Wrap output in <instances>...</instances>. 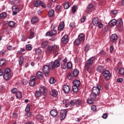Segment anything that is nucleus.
Masks as SVG:
<instances>
[{
	"label": "nucleus",
	"instance_id": "nucleus-37",
	"mask_svg": "<svg viewBox=\"0 0 124 124\" xmlns=\"http://www.w3.org/2000/svg\"><path fill=\"white\" fill-rule=\"evenodd\" d=\"M23 62H24V57L20 56L19 57V65H21V64H22Z\"/></svg>",
	"mask_w": 124,
	"mask_h": 124
},
{
	"label": "nucleus",
	"instance_id": "nucleus-6",
	"mask_svg": "<svg viewBox=\"0 0 124 124\" xmlns=\"http://www.w3.org/2000/svg\"><path fill=\"white\" fill-rule=\"evenodd\" d=\"M43 71L45 76H48V74L50 72V66L45 65L43 67Z\"/></svg>",
	"mask_w": 124,
	"mask_h": 124
},
{
	"label": "nucleus",
	"instance_id": "nucleus-41",
	"mask_svg": "<svg viewBox=\"0 0 124 124\" xmlns=\"http://www.w3.org/2000/svg\"><path fill=\"white\" fill-rule=\"evenodd\" d=\"M54 10L51 9L48 12V16L49 17H52L54 16Z\"/></svg>",
	"mask_w": 124,
	"mask_h": 124
},
{
	"label": "nucleus",
	"instance_id": "nucleus-34",
	"mask_svg": "<svg viewBox=\"0 0 124 124\" xmlns=\"http://www.w3.org/2000/svg\"><path fill=\"white\" fill-rule=\"evenodd\" d=\"M104 67L103 66L100 65L97 68V72H99V73H101L102 72V71L103 70Z\"/></svg>",
	"mask_w": 124,
	"mask_h": 124
},
{
	"label": "nucleus",
	"instance_id": "nucleus-49",
	"mask_svg": "<svg viewBox=\"0 0 124 124\" xmlns=\"http://www.w3.org/2000/svg\"><path fill=\"white\" fill-rule=\"evenodd\" d=\"M49 83L50 84H54V83H56V80H55L54 78H51L49 79Z\"/></svg>",
	"mask_w": 124,
	"mask_h": 124
},
{
	"label": "nucleus",
	"instance_id": "nucleus-24",
	"mask_svg": "<svg viewBox=\"0 0 124 124\" xmlns=\"http://www.w3.org/2000/svg\"><path fill=\"white\" fill-rule=\"evenodd\" d=\"M78 38L81 42H83V41H85V35L81 33L78 36Z\"/></svg>",
	"mask_w": 124,
	"mask_h": 124
},
{
	"label": "nucleus",
	"instance_id": "nucleus-46",
	"mask_svg": "<svg viewBox=\"0 0 124 124\" xmlns=\"http://www.w3.org/2000/svg\"><path fill=\"white\" fill-rule=\"evenodd\" d=\"M81 42H82L78 38L75 41V45H79Z\"/></svg>",
	"mask_w": 124,
	"mask_h": 124
},
{
	"label": "nucleus",
	"instance_id": "nucleus-57",
	"mask_svg": "<svg viewBox=\"0 0 124 124\" xmlns=\"http://www.w3.org/2000/svg\"><path fill=\"white\" fill-rule=\"evenodd\" d=\"M40 5H41L42 7H43V8H45V7H46L45 4H44V3L41 1H40Z\"/></svg>",
	"mask_w": 124,
	"mask_h": 124
},
{
	"label": "nucleus",
	"instance_id": "nucleus-15",
	"mask_svg": "<svg viewBox=\"0 0 124 124\" xmlns=\"http://www.w3.org/2000/svg\"><path fill=\"white\" fill-rule=\"evenodd\" d=\"M55 34H57V31L55 30H52L50 32L46 33V36H52V35H55Z\"/></svg>",
	"mask_w": 124,
	"mask_h": 124
},
{
	"label": "nucleus",
	"instance_id": "nucleus-62",
	"mask_svg": "<svg viewBox=\"0 0 124 124\" xmlns=\"http://www.w3.org/2000/svg\"><path fill=\"white\" fill-rule=\"evenodd\" d=\"M118 13V12L116 10H113L111 11V14H113V15H116Z\"/></svg>",
	"mask_w": 124,
	"mask_h": 124
},
{
	"label": "nucleus",
	"instance_id": "nucleus-54",
	"mask_svg": "<svg viewBox=\"0 0 124 124\" xmlns=\"http://www.w3.org/2000/svg\"><path fill=\"white\" fill-rule=\"evenodd\" d=\"M119 73L121 75H124V69L121 68L119 70Z\"/></svg>",
	"mask_w": 124,
	"mask_h": 124
},
{
	"label": "nucleus",
	"instance_id": "nucleus-42",
	"mask_svg": "<svg viewBox=\"0 0 124 124\" xmlns=\"http://www.w3.org/2000/svg\"><path fill=\"white\" fill-rule=\"evenodd\" d=\"M47 45H48V42L47 41H44L41 44V46L42 48H45Z\"/></svg>",
	"mask_w": 124,
	"mask_h": 124
},
{
	"label": "nucleus",
	"instance_id": "nucleus-12",
	"mask_svg": "<svg viewBox=\"0 0 124 124\" xmlns=\"http://www.w3.org/2000/svg\"><path fill=\"white\" fill-rule=\"evenodd\" d=\"M57 49V45H54L53 46H49L47 47V50L49 52H51L52 51H56Z\"/></svg>",
	"mask_w": 124,
	"mask_h": 124
},
{
	"label": "nucleus",
	"instance_id": "nucleus-52",
	"mask_svg": "<svg viewBox=\"0 0 124 124\" xmlns=\"http://www.w3.org/2000/svg\"><path fill=\"white\" fill-rule=\"evenodd\" d=\"M100 53L101 55H103L104 56H105V55H107V52H106V51H105V50H101Z\"/></svg>",
	"mask_w": 124,
	"mask_h": 124
},
{
	"label": "nucleus",
	"instance_id": "nucleus-19",
	"mask_svg": "<svg viewBox=\"0 0 124 124\" xmlns=\"http://www.w3.org/2000/svg\"><path fill=\"white\" fill-rule=\"evenodd\" d=\"M50 93L52 96L56 97L58 95V91L55 89H52L50 92Z\"/></svg>",
	"mask_w": 124,
	"mask_h": 124
},
{
	"label": "nucleus",
	"instance_id": "nucleus-40",
	"mask_svg": "<svg viewBox=\"0 0 124 124\" xmlns=\"http://www.w3.org/2000/svg\"><path fill=\"white\" fill-rule=\"evenodd\" d=\"M0 17L1 19H4V18H6V13L2 12L0 15Z\"/></svg>",
	"mask_w": 124,
	"mask_h": 124
},
{
	"label": "nucleus",
	"instance_id": "nucleus-23",
	"mask_svg": "<svg viewBox=\"0 0 124 124\" xmlns=\"http://www.w3.org/2000/svg\"><path fill=\"white\" fill-rule=\"evenodd\" d=\"M36 76L38 79H43V73L38 72L36 73Z\"/></svg>",
	"mask_w": 124,
	"mask_h": 124
},
{
	"label": "nucleus",
	"instance_id": "nucleus-13",
	"mask_svg": "<svg viewBox=\"0 0 124 124\" xmlns=\"http://www.w3.org/2000/svg\"><path fill=\"white\" fill-rule=\"evenodd\" d=\"M90 98L87 99V103H88V104H93L94 99H95L96 98L93 97L92 95H90Z\"/></svg>",
	"mask_w": 124,
	"mask_h": 124
},
{
	"label": "nucleus",
	"instance_id": "nucleus-33",
	"mask_svg": "<svg viewBox=\"0 0 124 124\" xmlns=\"http://www.w3.org/2000/svg\"><path fill=\"white\" fill-rule=\"evenodd\" d=\"M93 5L92 4H90L87 9H86V11L87 12V13H89V12H90V10H91V9H92V8H93Z\"/></svg>",
	"mask_w": 124,
	"mask_h": 124
},
{
	"label": "nucleus",
	"instance_id": "nucleus-63",
	"mask_svg": "<svg viewBox=\"0 0 124 124\" xmlns=\"http://www.w3.org/2000/svg\"><path fill=\"white\" fill-rule=\"evenodd\" d=\"M108 117V115L107 114V113H104L102 115L103 119H107Z\"/></svg>",
	"mask_w": 124,
	"mask_h": 124
},
{
	"label": "nucleus",
	"instance_id": "nucleus-58",
	"mask_svg": "<svg viewBox=\"0 0 124 124\" xmlns=\"http://www.w3.org/2000/svg\"><path fill=\"white\" fill-rule=\"evenodd\" d=\"M123 81H124L123 78H119L117 79V82L118 83H123Z\"/></svg>",
	"mask_w": 124,
	"mask_h": 124
},
{
	"label": "nucleus",
	"instance_id": "nucleus-22",
	"mask_svg": "<svg viewBox=\"0 0 124 124\" xmlns=\"http://www.w3.org/2000/svg\"><path fill=\"white\" fill-rule=\"evenodd\" d=\"M64 28V23L63 22H62L61 24L59 25L58 30L60 31H62V30Z\"/></svg>",
	"mask_w": 124,
	"mask_h": 124
},
{
	"label": "nucleus",
	"instance_id": "nucleus-60",
	"mask_svg": "<svg viewBox=\"0 0 124 124\" xmlns=\"http://www.w3.org/2000/svg\"><path fill=\"white\" fill-rule=\"evenodd\" d=\"M21 83L23 85H27L28 84V81L26 79H23L22 80Z\"/></svg>",
	"mask_w": 124,
	"mask_h": 124
},
{
	"label": "nucleus",
	"instance_id": "nucleus-4",
	"mask_svg": "<svg viewBox=\"0 0 124 124\" xmlns=\"http://www.w3.org/2000/svg\"><path fill=\"white\" fill-rule=\"evenodd\" d=\"M43 93H46V89L44 86L40 87L39 89V91H37L36 92L35 95L37 97H39V96H41V95H42Z\"/></svg>",
	"mask_w": 124,
	"mask_h": 124
},
{
	"label": "nucleus",
	"instance_id": "nucleus-9",
	"mask_svg": "<svg viewBox=\"0 0 124 124\" xmlns=\"http://www.w3.org/2000/svg\"><path fill=\"white\" fill-rule=\"evenodd\" d=\"M36 77L34 76H32L30 78V85L31 87H34L35 84V79Z\"/></svg>",
	"mask_w": 124,
	"mask_h": 124
},
{
	"label": "nucleus",
	"instance_id": "nucleus-8",
	"mask_svg": "<svg viewBox=\"0 0 124 124\" xmlns=\"http://www.w3.org/2000/svg\"><path fill=\"white\" fill-rule=\"evenodd\" d=\"M12 10L13 12V15L14 16L16 15L19 11H20V9L16 5L12 6Z\"/></svg>",
	"mask_w": 124,
	"mask_h": 124
},
{
	"label": "nucleus",
	"instance_id": "nucleus-43",
	"mask_svg": "<svg viewBox=\"0 0 124 124\" xmlns=\"http://www.w3.org/2000/svg\"><path fill=\"white\" fill-rule=\"evenodd\" d=\"M25 116H26V117H29V118H31V117H32V113L31 111H28L27 112H25Z\"/></svg>",
	"mask_w": 124,
	"mask_h": 124
},
{
	"label": "nucleus",
	"instance_id": "nucleus-29",
	"mask_svg": "<svg viewBox=\"0 0 124 124\" xmlns=\"http://www.w3.org/2000/svg\"><path fill=\"white\" fill-rule=\"evenodd\" d=\"M63 104H65V107H68L69 106V101L67 99H64L62 101Z\"/></svg>",
	"mask_w": 124,
	"mask_h": 124
},
{
	"label": "nucleus",
	"instance_id": "nucleus-27",
	"mask_svg": "<svg viewBox=\"0 0 124 124\" xmlns=\"http://www.w3.org/2000/svg\"><path fill=\"white\" fill-rule=\"evenodd\" d=\"M73 76L76 77L79 75V71L77 69H75L72 73Z\"/></svg>",
	"mask_w": 124,
	"mask_h": 124
},
{
	"label": "nucleus",
	"instance_id": "nucleus-20",
	"mask_svg": "<svg viewBox=\"0 0 124 124\" xmlns=\"http://www.w3.org/2000/svg\"><path fill=\"white\" fill-rule=\"evenodd\" d=\"M99 22V19L98 18L95 17L92 20V24L93 26H97L98 23Z\"/></svg>",
	"mask_w": 124,
	"mask_h": 124
},
{
	"label": "nucleus",
	"instance_id": "nucleus-2",
	"mask_svg": "<svg viewBox=\"0 0 124 124\" xmlns=\"http://www.w3.org/2000/svg\"><path fill=\"white\" fill-rule=\"evenodd\" d=\"M61 66V62L59 60H55L54 62L49 63V66L50 69H56Z\"/></svg>",
	"mask_w": 124,
	"mask_h": 124
},
{
	"label": "nucleus",
	"instance_id": "nucleus-16",
	"mask_svg": "<svg viewBox=\"0 0 124 124\" xmlns=\"http://www.w3.org/2000/svg\"><path fill=\"white\" fill-rule=\"evenodd\" d=\"M50 115H51L53 118H55L58 116V111L55 109H51L50 111Z\"/></svg>",
	"mask_w": 124,
	"mask_h": 124
},
{
	"label": "nucleus",
	"instance_id": "nucleus-55",
	"mask_svg": "<svg viewBox=\"0 0 124 124\" xmlns=\"http://www.w3.org/2000/svg\"><path fill=\"white\" fill-rule=\"evenodd\" d=\"M69 105H71V106H74V105H76L75 100H72L69 103Z\"/></svg>",
	"mask_w": 124,
	"mask_h": 124
},
{
	"label": "nucleus",
	"instance_id": "nucleus-56",
	"mask_svg": "<svg viewBox=\"0 0 124 124\" xmlns=\"http://www.w3.org/2000/svg\"><path fill=\"white\" fill-rule=\"evenodd\" d=\"M28 112H30V106L27 105L26 106V108H25V113H27Z\"/></svg>",
	"mask_w": 124,
	"mask_h": 124
},
{
	"label": "nucleus",
	"instance_id": "nucleus-36",
	"mask_svg": "<svg viewBox=\"0 0 124 124\" xmlns=\"http://www.w3.org/2000/svg\"><path fill=\"white\" fill-rule=\"evenodd\" d=\"M9 27L10 28H14L15 27V22L11 21L9 22Z\"/></svg>",
	"mask_w": 124,
	"mask_h": 124
},
{
	"label": "nucleus",
	"instance_id": "nucleus-25",
	"mask_svg": "<svg viewBox=\"0 0 124 124\" xmlns=\"http://www.w3.org/2000/svg\"><path fill=\"white\" fill-rule=\"evenodd\" d=\"M109 25L110 26H117V20L115 19L110 20L109 22Z\"/></svg>",
	"mask_w": 124,
	"mask_h": 124
},
{
	"label": "nucleus",
	"instance_id": "nucleus-18",
	"mask_svg": "<svg viewBox=\"0 0 124 124\" xmlns=\"http://www.w3.org/2000/svg\"><path fill=\"white\" fill-rule=\"evenodd\" d=\"M61 41L63 43H67V42H68L69 40H68V38L67 36V35H64L61 39Z\"/></svg>",
	"mask_w": 124,
	"mask_h": 124
},
{
	"label": "nucleus",
	"instance_id": "nucleus-51",
	"mask_svg": "<svg viewBox=\"0 0 124 124\" xmlns=\"http://www.w3.org/2000/svg\"><path fill=\"white\" fill-rule=\"evenodd\" d=\"M97 26H98L99 29H102V28H103V24L101 22H99Z\"/></svg>",
	"mask_w": 124,
	"mask_h": 124
},
{
	"label": "nucleus",
	"instance_id": "nucleus-48",
	"mask_svg": "<svg viewBox=\"0 0 124 124\" xmlns=\"http://www.w3.org/2000/svg\"><path fill=\"white\" fill-rule=\"evenodd\" d=\"M72 10L73 13H75V12H76V10H77V6L74 5L72 7Z\"/></svg>",
	"mask_w": 124,
	"mask_h": 124
},
{
	"label": "nucleus",
	"instance_id": "nucleus-10",
	"mask_svg": "<svg viewBox=\"0 0 124 124\" xmlns=\"http://www.w3.org/2000/svg\"><path fill=\"white\" fill-rule=\"evenodd\" d=\"M66 116V111L65 110H62L60 111V119L62 120H64Z\"/></svg>",
	"mask_w": 124,
	"mask_h": 124
},
{
	"label": "nucleus",
	"instance_id": "nucleus-26",
	"mask_svg": "<svg viewBox=\"0 0 124 124\" xmlns=\"http://www.w3.org/2000/svg\"><path fill=\"white\" fill-rule=\"evenodd\" d=\"M33 29H31L30 30V35L29 37V39H31L34 37V31H33Z\"/></svg>",
	"mask_w": 124,
	"mask_h": 124
},
{
	"label": "nucleus",
	"instance_id": "nucleus-32",
	"mask_svg": "<svg viewBox=\"0 0 124 124\" xmlns=\"http://www.w3.org/2000/svg\"><path fill=\"white\" fill-rule=\"evenodd\" d=\"M75 102H76V105L78 107H79V106L82 104V101H81V100L80 99L76 100Z\"/></svg>",
	"mask_w": 124,
	"mask_h": 124
},
{
	"label": "nucleus",
	"instance_id": "nucleus-38",
	"mask_svg": "<svg viewBox=\"0 0 124 124\" xmlns=\"http://www.w3.org/2000/svg\"><path fill=\"white\" fill-rule=\"evenodd\" d=\"M78 86H76L75 85H73L72 86V90H73V92L74 93H77V92H78Z\"/></svg>",
	"mask_w": 124,
	"mask_h": 124
},
{
	"label": "nucleus",
	"instance_id": "nucleus-47",
	"mask_svg": "<svg viewBox=\"0 0 124 124\" xmlns=\"http://www.w3.org/2000/svg\"><path fill=\"white\" fill-rule=\"evenodd\" d=\"M5 63V60L3 59L0 60V66H2Z\"/></svg>",
	"mask_w": 124,
	"mask_h": 124
},
{
	"label": "nucleus",
	"instance_id": "nucleus-14",
	"mask_svg": "<svg viewBox=\"0 0 124 124\" xmlns=\"http://www.w3.org/2000/svg\"><path fill=\"white\" fill-rule=\"evenodd\" d=\"M118 39V35L117 34H113L110 37V40L111 42H115Z\"/></svg>",
	"mask_w": 124,
	"mask_h": 124
},
{
	"label": "nucleus",
	"instance_id": "nucleus-28",
	"mask_svg": "<svg viewBox=\"0 0 124 124\" xmlns=\"http://www.w3.org/2000/svg\"><path fill=\"white\" fill-rule=\"evenodd\" d=\"M16 96L18 99H21L22 98V93L20 92H17L16 93Z\"/></svg>",
	"mask_w": 124,
	"mask_h": 124
},
{
	"label": "nucleus",
	"instance_id": "nucleus-59",
	"mask_svg": "<svg viewBox=\"0 0 124 124\" xmlns=\"http://www.w3.org/2000/svg\"><path fill=\"white\" fill-rule=\"evenodd\" d=\"M17 89L16 88H14L11 90V92L12 93H17Z\"/></svg>",
	"mask_w": 124,
	"mask_h": 124
},
{
	"label": "nucleus",
	"instance_id": "nucleus-21",
	"mask_svg": "<svg viewBox=\"0 0 124 124\" xmlns=\"http://www.w3.org/2000/svg\"><path fill=\"white\" fill-rule=\"evenodd\" d=\"M74 86H76L77 87H80V85H81V82L80 80H78L77 79H75L73 82Z\"/></svg>",
	"mask_w": 124,
	"mask_h": 124
},
{
	"label": "nucleus",
	"instance_id": "nucleus-61",
	"mask_svg": "<svg viewBox=\"0 0 124 124\" xmlns=\"http://www.w3.org/2000/svg\"><path fill=\"white\" fill-rule=\"evenodd\" d=\"M70 28H75V23H74V22L70 23Z\"/></svg>",
	"mask_w": 124,
	"mask_h": 124
},
{
	"label": "nucleus",
	"instance_id": "nucleus-45",
	"mask_svg": "<svg viewBox=\"0 0 124 124\" xmlns=\"http://www.w3.org/2000/svg\"><path fill=\"white\" fill-rule=\"evenodd\" d=\"M84 50L85 52H88L90 50V45L89 44H86Z\"/></svg>",
	"mask_w": 124,
	"mask_h": 124
},
{
	"label": "nucleus",
	"instance_id": "nucleus-35",
	"mask_svg": "<svg viewBox=\"0 0 124 124\" xmlns=\"http://www.w3.org/2000/svg\"><path fill=\"white\" fill-rule=\"evenodd\" d=\"M38 19L37 18V17L36 16H34L33 18H32L31 20V23L32 24H34L37 22Z\"/></svg>",
	"mask_w": 124,
	"mask_h": 124
},
{
	"label": "nucleus",
	"instance_id": "nucleus-11",
	"mask_svg": "<svg viewBox=\"0 0 124 124\" xmlns=\"http://www.w3.org/2000/svg\"><path fill=\"white\" fill-rule=\"evenodd\" d=\"M103 76L105 77V78H108L110 79V78H111V75H110V72L109 70H107L104 71Z\"/></svg>",
	"mask_w": 124,
	"mask_h": 124
},
{
	"label": "nucleus",
	"instance_id": "nucleus-7",
	"mask_svg": "<svg viewBox=\"0 0 124 124\" xmlns=\"http://www.w3.org/2000/svg\"><path fill=\"white\" fill-rule=\"evenodd\" d=\"M93 61H94V57H92L90 58L86 63L85 65V68H88L90 65L93 64Z\"/></svg>",
	"mask_w": 124,
	"mask_h": 124
},
{
	"label": "nucleus",
	"instance_id": "nucleus-44",
	"mask_svg": "<svg viewBox=\"0 0 124 124\" xmlns=\"http://www.w3.org/2000/svg\"><path fill=\"white\" fill-rule=\"evenodd\" d=\"M67 68H68L69 69H70V68H72V63L71 62H67Z\"/></svg>",
	"mask_w": 124,
	"mask_h": 124
},
{
	"label": "nucleus",
	"instance_id": "nucleus-53",
	"mask_svg": "<svg viewBox=\"0 0 124 124\" xmlns=\"http://www.w3.org/2000/svg\"><path fill=\"white\" fill-rule=\"evenodd\" d=\"M91 110L94 111V112H96V106L95 105H92L91 106Z\"/></svg>",
	"mask_w": 124,
	"mask_h": 124
},
{
	"label": "nucleus",
	"instance_id": "nucleus-31",
	"mask_svg": "<svg viewBox=\"0 0 124 124\" xmlns=\"http://www.w3.org/2000/svg\"><path fill=\"white\" fill-rule=\"evenodd\" d=\"M36 118L38 121H40V122H42L43 120H44V117L39 114L37 115Z\"/></svg>",
	"mask_w": 124,
	"mask_h": 124
},
{
	"label": "nucleus",
	"instance_id": "nucleus-17",
	"mask_svg": "<svg viewBox=\"0 0 124 124\" xmlns=\"http://www.w3.org/2000/svg\"><path fill=\"white\" fill-rule=\"evenodd\" d=\"M63 91L65 93H68L70 91L69 86L66 85H64L63 86Z\"/></svg>",
	"mask_w": 124,
	"mask_h": 124
},
{
	"label": "nucleus",
	"instance_id": "nucleus-64",
	"mask_svg": "<svg viewBox=\"0 0 124 124\" xmlns=\"http://www.w3.org/2000/svg\"><path fill=\"white\" fill-rule=\"evenodd\" d=\"M85 20H86V16H83V18H82L80 20L81 23H84V22H85Z\"/></svg>",
	"mask_w": 124,
	"mask_h": 124
},
{
	"label": "nucleus",
	"instance_id": "nucleus-1",
	"mask_svg": "<svg viewBox=\"0 0 124 124\" xmlns=\"http://www.w3.org/2000/svg\"><path fill=\"white\" fill-rule=\"evenodd\" d=\"M101 90V86L100 85H97V87H94L93 88L92 93L90 94V95H92L94 97L96 98V96L100 93V90Z\"/></svg>",
	"mask_w": 124,
	"mask_h": 124
},
{
	"label": "nucleus",
	"instance_id": "nucleus-5",
	"mask_svg": "<svg viewBox=\"0 0 124 124\" xmlns=\"http://www.w3.org/2000/svg\"><path fill=\"white\" fill-rule=\"evenodd\" d=\"M123 20L118 19L116 20V27L118 28L119 31H122L123 30Z\"/></svg>",
	"mask_w": 124,
	"mask_h": 124
},
{
	"label": "nucleus",
	"instance_id": "nucleus-30",
	"mask_svg": "<svg viewBox=\"0 0 124 124\" xmlns=\"http://www.w3.org/2000/svg\"><path fill=\"white\" fill-rule=\"evenodd\" d=\"M70 5H71V3L66 2L64 3L63 7H64V9H68V8H69V7L70 6Z\"/></svg>",
	"mask_w": 124,
	"mask_h": 124
},
{
	"label": "nucleus",
	"instance_id": "nucleus-3",
	"mask_svg": "<svg viewBox=\"0 0 124 124\" xmlns=\"http://www.w3.org/2000/svg\"><path fill=\"white\" fill-rule=\"evenodd\" d=\"M11 71L10 70V69L7 68L4 70V73L3 74V78L4 80H6V81H8V80H10L11 78Z\"/></svg>",
	"mask_w": 124,
	"mask_h": 124
},
{
	"label": "nucleus",
	"instance_id": "nucleus-39",
	"mask_svg": "<svg viewBox=\"0 0 124 124\" xmlns=\"http://www.w3.org/2000/svg\"><path fill=\"white\" fill-rule=\"evenodd\" d=\"M40 0H36V1L33 2L34 6L35 7H39L40 6Z\"/></svg>",
	"mask_w": 124,
	"mask_h": 124
},
{
	"label": "nucleus",
	"instance_id": "nucleus-50",
	"mask_svg": "<svg viewBox=\"0 0 124 124\" xmlns=\"http://www.w3.org/2000/svg\"><path fill=\"white\" fill-rule=\"evenodd\" d=\"M26 49L28 50V51H30L31 50V45H27L26 46Z\"/></svg>",
	"mask_w": 124,
	"mask_h": 124
}]
</instances>
